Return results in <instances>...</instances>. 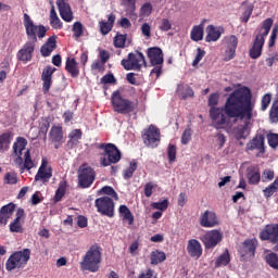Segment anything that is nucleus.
<instances>
[{"mask_svg": "<svg viewBox=\"0 0 278 278\" xmlns=\"http://www.w3.org/2000/svg\"><path fill=\"white\" fill-rule=\"evenodd\" d=\"M210 117L216 129H231L238 121H251L256 116L255 102L251 89L243 87L235 90L225 102L224 108H218V94L212 93L208 98Z\"/></svg>", "mask_w": 278, "mask_h": 278, "instance_id": "1", "label": "nucleus"}, {"mask_svg": "<svg viewBox=\"0 0 278 278\" xmlns=\"http://www.w3.org/2000/svg\"><path fill=\"white\" fill-rule=\"evenodd\" d=\"M270 27H273V18H266L263 22L262 27L257 29L258 33L254 39L252 48L250 49V58L252 60H257V58L262 55L265 38L270 34Z\"/></svg>", "mask_w": 278, "mask_h": 278, "instance_id": "2", "label": "nucleus"}, {"mask_svg": "<svg viewBox=\"0 0 278 278\" xmlns=\"http://www.w3.org/2000/svg\"><path fill=\"white\" fill-rule=\"evenodd\" d=\"M111 103L114 112H117V114H131V112L138 109V102H134L123 97V93L118 90L112 93Z\"/></svg>", "mask_w": 278, "mask_h": 278, "instance_id": "3", "label": "nucleus"}, {"mask_svg": "<svg viewBox=\"0 0 278 278\" xmlns=\"http://www.w3.org/2000/svg\"><path fill=\"white\" fill-rule=\"evenodd\" d=\"M99 264H101V247L91 245L83 258L81 268L90 273H98Z\"/></svg>", "mask_w": 278, "mask_h": 278, "instance_id": "4", "label": "nucleus"}, {"mask_svg": "<svg viewBox=\"0 0 278 278\" xmlns=\"http://www.w3.org/2000/svg\"><path fill=\"white\" fill-rule=\"evenodd\" d=\"M24 27L28 38V42L36 45L38 38H45L47 36V28L43 25H36L29 14H24Z\"/></svg>", "mask_w": 278, "mask_h": 278, "instance_id": "5", "label": "nucleus"}, {"mask_svg": "<svg viewBox=\"0 0 278 278\" xmlns=\"http://www.w3.org/2000/svg\"><path fill=\"white\" fill-rule=\"evenodd\" d=\"M31 257V250L24 249L22 251H16L8 258L5 263L7 270H14L16 268H25L29 258Z\"/></svg>", "mask_w": 278, "mask_h": 278, "instance_id": "6", "label": "nucleus"}, {"mask_svg": "<svg viewBox=\"0 0 278 278\" xmlns=\"http://www.w3.org/2000/svg\"><path fill=\"white\" fill-rule=\"evenodd\" d=\"M147 55L151 66H154L150 75L151 77H155V79H157L160 75H162V66L164 64V52H162V49L153 47L147 50Z\"/></svg>", "mask_w": 278, "mask_h": 278, "instance_id": "7", "label": "nucleus"}, {"mask_svg": "<svg viewBox=\"0 0 278 278\" xmlns=\"http://www.w3.org/2000/svg\"><path fill=\"white\" fill-rule=\"evenodd\" d=\"M100 149H104V153L100 157L102 166H110V164H118L121 162V150L114 143L101 144Z\"/></svg>", "mask_w": 278, "mask_h": 278, "instance_id": "8", "label": "nucleus"}, {"mask_svg": "<svg viewBox=\"0 0 278 278\" xmlns=\"http://www.w3.org/2000/svg\"><path fill=\"white\" fill-rule=\"evenodd\" d=\"M122 66L125 71H140L142 66H147L144 54L142 52H130L127 59L122 60Z\"/></svg>", "mask_w": 278, "mask_h": 278, "instance_id": "9", "label": "nucleus"}, {"mask_svg": "<svg viewBox=\"0 0 278 278\" xmlns=\"http://www.w3.org/2000/svg\"><path fill=\"white\" fill-rule=\"evenodd\" d=\"M97 174L88 164H84L78 169V186L79 188H90L94 184Z\"/></svg>", "mask_w": 278, "mask_h": 278, "instance_id": "10", "label": "nucleus"}, {"mask_svg": "<svg viewBox=\"0 0 278 278\" xmlns=\"http://www.w3.org/2000/svg\"><path fill=\"white\" fill-rule=\"evenodd\" d=\"M94 205L100 214L112 218L114 216V200L110 197L96 199Z\"/></svg>", "mask_w": 278, "mask_h": 278, "instance_id": "11", "label": "nucleus"}, {"mask_svg": "<svg viewBox=\"0 0 278 278\" xmlns=\"http://www.w3.org/2000/svg\"><path fill=\"white\" fill-rule=\"evenodd\" d=\"M143 143L149 149H156L160 144V129L153 125L149 126L146 132L142 134Z\"/></svg>", "mask_w": 278, "mask_h": 278, "instance_id": "12", "label": "nucleus"}, {"mask_svg": "<svg viewBox=\"0 0 278 278\" xmlns=\"http://www.w3.org/2000/svg\"><path fill=\"white\" fill-rule=\"evenodd\" d=\"M201 241L205 249H215L223 242V232L216 229L210 230L201 238Z\"/></svg>", "mask_w": 278, "mask_h": 278, "instance_id": "13", "label": "nucleus"}, {"mask_svg": "<svg viewBox=\"0 0 278 278\" xmlns=\"http://www.w3.org/2000/svg\"><path fill=\"white\" fill-rule=\"evenodd\" d=\"M27 150V139L23 137H17L13 143V153L16 155L14 160L16 166H23V153L25 154Z\"/></svg>", "mask_w": 278, "mask_h": 278, "instance_id": "14", "label": "nucleus"}, {"mask_svg": "<svg viewBox=\"0 0 278 278\" xmlns=\"http://www.w3.org/2000/svg\"><path fill=\"white\" fill-rule=\"evenodd\" d=\"M36 49V43L27 41L23 48L17 52V60L23 62V64H27V62H31V58H34V50Z\"/></svg>", "mask_w": 278, "mask_h": 278, "instance_id": "15", "label": "nucleus"}, {"mask_svg": "<svg viewBox=\"0 0 278 278\" xmlns=\"http://www.w3.org/2000/svg\"><path fill=\"white\" fill-rule=\"evenodd\" d=\"M56 5L59 8V14L65 23H72L73 16V9H71V4L68 0H58Z\"/></svg>", "mask_w": 278, "mask_h": 278, "instance_id": "16", "label": "nucleus"}, {"mask_svg": "<svg viewBox=\"0 0 278 278\" xmlns=\"http://www.w3.org/2000/svg\"><path fill=\"white\" fill-rule=\"evenodd\" d=\"M53 177V172L51 169V166L47 163V160H42L41 165L35 176V181H42V184H46V181H49Z\"/></svg>", "mask_w": 278, "mask_h": 278, "instance_id": "17", "label": "nucleus"}, {"mask_svg": "<svg viewBox=\"0 0 278 278\" xmlns=\"http://www.w3.org/2000/svg\"><path fill=\"white\" fill-rule=\"evenodd\" d=\"M255 249H257V241L255 239H248L243 242L242 247L239 249L241 257H254Z\"/></svg>", "mask_w": 278, "mask_h": 278, "instance_id": "18", "label": "nucleus"}, {"mask_svg": "<svg viewBox=\"0 0 278 278\" xmlns=\"http://www.w3.org/2000/svg\"><path fill=\"white\" fill-rule=\"evenodd\" d=\"M200 225L201 227H206V228L216 227V225H218V216H216V213L212 211H205L200 216Z\"/></svg>", "mask_w": 278, "mask_h": 278, "instance_id": "19", "label": "nucleus"}, {"mask_svg": "<svg viewBox=\"0 0 278 278\" xmlns=\"http://www.w3.org/2000/svg\"><path fill=\"white\" fill-rule=\"evenodd\" d=\"M261 240H268L273 242L278 238V224H269L265 229L260 233Z\"/></svg>", "mask_w": 278, "mask_h": 278, "instance_id": "20", "label": "nucleus"}, {"mask_svg": "<svg viewBox=\"0 0 278 278\" xmlns=\"http://www.w3.org/2000/svg\"><path fill=\"white\" fill-rule=\"evenodd\" d=\"M187 252L190 257H195L199 260L201 255H203V248L201 247V242L197 239H190L187 244Z\"/></svg>", "mask_w": 278, "mask_h": 278, "instance_id": "21", "label": "nucleus"}, {"mask_svg": "<svg viewBox=\"0 0 278 278\" xmlns=\"http://www.w3.org/2000/svg\"><path fill=\"white\" fill-rule=\"evenodd\" d=\"M54 73H55V67H52V66H47L42 71L41 79L43 81L42 91L45 94H47V92H49V90L51 88V79H52Z\"/></svg>", "mask_w": 278, "mask_h": 278, "instance_id": "22", "label": "nucleus"}, {"mask_svg": "<svg viewBox=\"0 0 278 278\" xmlns=\"http://www.w3.org/2000/svg\"><path fill=\"white\" fill-rule=\"evenodd\" d=\"M264 135H256L250 142H248V151H258L260 153H265L266 149L264 148Z\"/></svg>", "mask_w": 278, "mask_h": 278, "instance_id": "23", "label": "nucleus"}, {"mask_svg": "<svg viewBox=\"0 0 278 278\" xmlns=\"http://www.w3.org/2000/svg\"><path fill=\"white\" fill-rule=\"evenodd\" d=\"M16 208V205L14 203H9L1 207L0 210V224L5 227L8 225V220L12 218V215L14 214V210Z\"/></svg>", "mask_w": 278, "mask_h": 278, "instance_id": "24", "label": "nucleus"}, {"mask_svg": "<svg viewBox=\"0 0 278 278\" xmlns=\"http://www.w3.org/2000/svg\"><path fill=\"white\" fill-rule=\"evenodd\" d=\"M247 178L251 186H257L262 180V175L260 174V167L257 165H251L247 168Z\"/></svg>", "mask_w": 278, "mask_h": 278, "instance_id": "25", "label": "nucleus"}, {"mask_svg": "<svg viewBox=\"0 0 278 278\" xmlns=\"http://www.w3.org/2000/svg\"><path fill=\"white\" fill-rule=\"evenodd\" d=\"M58 47V36L49 37L46 43L41 47V55L43 58H49L53 51H55V48Z\"/></svg>", "mask_w": 278, "mask_h": 278, "instance_id": "26", "label": "nucleus"}, {"mask_svg": "<svg viewBox=\"0 0 278 278\" xmlns=\"http://www.w3.org/2000/svg\"><path fill=\"white\" fill-rule=\"evenodd\" d=\"M223 35V31L220 28H216L214 25H208L206 27V42H216L220 39V36Z\"/></svg>", "mask_w": 278, "mask_h": 278, "instance_id": "27", "label": "nucleus"}, {"mask_svg": "<svg viewBox=\"0 0 278 278\" xmlns=\"http://www.w3.org/2000/svg\"><path fill=\"white\" fill-rule=\"evenodd\" d=\"M65 70L72 77H78L79 76V67H77V61L74 58H67Z\"/></svg>", "mask_w": 278, "mask_h": 278, "instance_id": "28", "label": "nucleus"}, {"mask_svg": "<svg viewBox=\"0 0 278 278\" xmlns=\"http://www.w3.org/2000/svg\"><path fill=\"white\" fill-rule=\"evenodd\" d=\"M81 136H83L81 129H73L68 134L67 144L71 147V149L79 144V139L81 138Z\"/></svg>", "mask_w": 278, "mask_h": 278, "instance_id": "29", "label": "nucleus"}, {"mask_svg": "<svg viewBox=\"0 0 278 278\" xmlns=\"http://www.w3.org/2000/svg\"><path fill=\"white\" fill-rule=\"evenodd\" d=\"M177 93H178V97H180L181 99H190V97H194V91L192 90V88L184 84L178 85Z\"/></svg>", "mask_w": 278, "mask_h": 278, "instance_id": "30", "label": "nucleus"}, {"mask_svg": "<svg viewBox=\"0 0 278 278\" xmlns=\"http://www.w3.org/2000/svg\"><path fill=\"white\" fill-rule=\"evenodd\" d=\"M64 138V131L62 130V126H52L50 130V140L51 142H60Z\"/></svg>", "mask_w": 278, "mask_h": 278, "instance_id": "31", "label": "nucleus"}, {"mask_svg": "<svg viewBox=\"0 0 278 278\" xmlns=\"http://www.w3.org/2000/svg\"><path fill=\"white\" fill-rule=\"evenodd\" d=\"M203 25H195L191 29L190 38L193 42H200V40H203Z\"/></svg>", "mask_w": 278, "mask_h": 278, "instance_id": "32", "label": "nucleus"}, {"mask_svg": "<svg viewBox=\"0 0 278 278\" xmlns=\"http://www.w3.org/2000/svg\"><path fill=\"white\" fill-rule=\"evenodd\" d=\"M50 25L53 29H62V21L55 12V7H52L50 11Z\"/></svg>", "mask_w": 278, "mask_h": 278, "instance_id": "33", "label": "nucleus"}, {"mask_svg": "<svg viewBox=\"0 0 278 278\" xmlns=\"http://www.w3.org/2000/svg\"><path fill=\"white\" fill-rule=\"evenodd\" d=\"M166 260V253L156 250V251H152L151 253V264L153 266H157V264H162V262H164Z\"/></svg>", "mask_w": 278, "mask_h": 278, "instance_id": "34", "label": "nucleus"}, {"mask_svg": "<svg viewBox=\"0 0 278 278\" xmlns=\"http://www.w3.org/2000/svg\"><path fill=\"white\" fill-rule=\"evenodd\" d=\"M119 214L123 220L128 222V225H134V215L131 214V211H129V207H127V205L119 206Z\"/></svg>", "mask_w": 278, "mask_h": 278, "instance_id": "35", "label": "nucleus"}, {"mask_svg": "<svg viewBox=\"0 0 278 278\" xmlns=\"http://www.w3.org/2000/svg\"><path fill=\"white\" fill-rule=\"evenodd\" d=\"M12 139L10 138V134L5 132L0 136V153H3L10 149V143Z\"/></svg>", "mask_w": 278, "mask_h": 278, "instance_id": "36", "label": "nucleus"}, {"mask_svg": "<svg viewBox=\"0 0 278 278\" xmlns=\"http://www.w3.org/2000/svg\"><path fill=\"white\" fill-rule=\"evenodd\" d=\"M226 49H238V37L235 35L226 36L223 40Z\"/></svg>", "mask_w": 278, "mask_h": 278, "instance_id": "37", "label": "nucleus"}, {"mask_svg": "<svg viewBox=\"0 0 278 278\" xmlns=\"http://www.w3.org/2000/svg\"><path fill=\"white\" fill-rule=\"evenodd\" d=\"M18 167L21 168V170H23L24 168H26L27 170H31V168H34V161H31V155L29 154V150H26V152L24 153L22 166H18Z\"/></svg>", "mask_w": 278, "mask_h": 278, "instance_id": "38", "label": "nucleus"}, {"mask_svg": "<svg viewBox=\"0 0 278 278\" xmlns=\"http://www.w3.org/2000/svg\"><path fill=\"white\" fill-rule=\"evenodd\" d=\"M265 261L268 266H270V268H274V270H278V255L275 252L266 254Z\"/></svg>", "mask_w": 278, "mask_h": 278, "instance_id": "39", "label": "nucleus"}, {"mask_svg": "<svg viewBox=\"0 0 278 278\" xmlns=\"http://www.w3.org/2000/svg\"><path fill=\"white\" fill-rule=\"evenodd\" d=\"M98 194H108V197H112V199H114L115 201H118V193H116V191L114 190V188L110 187V186H104L102 187L99 191Z\"/></svg>", "mask_w": 278, "mask_h": 278, "instance_id": "40", "label": "nucleus"}, {"mask_svg": "<svg viewBox=\"0 0 278 278\" xmlns=\"http://www.w3.org/2000/svg\"><path fill=\"white\" fill-rule=\"evenodd\" d=\"M269 122L278 123V99L273 102V105L269 111Z\"/></svg>", "mask_w": 278, "mask_h": 278, "instance_id": "41", "label": "nucleus"}, {"mask_svg": "<svg viewBox=\"0 0 278 278\" xmlns=\"http://www.w3.org/2000/svg\"><path fill=\"white\" fill-rule=\"evenodd\" d=\"M231 262V257L229 256V251H225L215 262V266H227Z\"/></svg>", "mask_w": 278, "mask_h": 278, "instance_id": "42", "label": "nucleus"}, {"mask_svg": "<svg viewBox=\"0 0 278 278\" xmlns=\"http://www.w3.org/2000/svg\"><path fill=\"white\" fill-rule=\"evenodd\" d=\"M160 31H170L173 29V22L170 20L163 17L159 21Z\"/></svg>", "mask_w": 278, "mask_h": 278, "instance_id": "43", "label": "nucleus"}, {"mask_svg": "<svg viewBox=\"0 0 278 278\" xmlns=\"http://www.w3.org/2000/svg\"><path fill=\"white\" fill-rule=\"evenodd\" d=\"M264 192V197H266V199H270V197L275 193L278 192V178L267 188H265L263 190Z\"/></svg>", "mask_w": 278, "mask_h": 278, "instance_id": "44", "label": "nucleus"}, {"mask_svg": "<svg viewBox=\"0 0 278 278\" xmlns=\"http://www.w3.org/2000/svg\"><path fill=\"white\" fill-rule=\"evenodd\" d=\"M66 194V181H61L59 185L58 190L55 191L54 201L58 203L59 201H62V197Z\"/></svg>", "mask_w": 278, "mask_h": 278, "instance_id": "45", "label": "nucleus"}, {"mask_svg": "<svg viewBox=\"0 0 278 278\" xmlns=\"http://www.w3.org/2000/svg\"><path fill=\"white\" fill-rule=\"evenodd\" d=\"M137 168H138V163H136V161L130 162L129 167L124 172V179H131Z\"/></svg>", "mask_w": 278, "mask_h": 278, "instance_id": "46", "label": "nucleus"}, {"mask_svg": "<svg viewBox=\"0 0 278 278\" xmlns=\"http://www.w3.org/2000/svg\"><path fill=\"white\" fill-rule=\"evenodd\" d=\"M243 121L244 126H238L236 129V136L238 139H242L244 138L245 134H247V127L249 126V124L251 123V119H249L248 122L244 119H240Z\"/></svg>", "mask_w": 278, "mask_h": 278, "instance_id": "47", "label": "nucleus"}, {"mask_svg": "<svg viewBox=\"0 0 278 278\" xmlns=\"http://www.w3.org/2000/svg\"><path fill=\"white\" fill-rule=\"evenodd\" d=\"M122 5L126 8L127 14L136 12V0H122Z\"/></svg>", "mask_w": 278, "mask_h": 278, "instance_id": "48", "label": "nucleus"}, {"mask_svg": "<svg viewBox=\"0 0 278 278\" xmlns=\"http://www.w3.org/2000/svg\"><path fill=\"white\" fill-rule=\"evenodd\" d=\"M122 5L126 8L127 14L136 12V0H122Z\"/></svg>", "mask_w": 278, "mask_h": 278, "instance_id": "49", "label": "nucleus"}, {"mask_svg": "<svg viewBox=\"0 0 278 278\" xmlns=\"http://www.w3.org/2000/svg\"><path fill=\"white\" fill-rule=\"evenodd\" d=\"M72 31L74 33V37L81 38L84 36V25L80 22L74 23Z\"/></svg>", "mask_w": 278, "mask_h": 278, "instance_id": "50", "label": "nucleus"}, {"mask_svg": "<svg viewBox=\"0 0 278 278\" xmlns=\"http://www.w3.org/2000/svg\"><path fill=\"white\" fill-rule=\"evenodd\" d=\"M167 156H168V161L170 163L175 162V160H177V147H175V144H168L167 147Z\"/></svg>", "mask_w": 278, "mask_h": 278, "instance_id": "51", "label": "nucleus"}, {"mask_svg": "<svg viewBox=\"0 0 278 278\" xmlns=\"http://www.w3.org/2000/svg\"><path fill=\"white\" fill-rule=\"evenodd\" d=\"M152 13H153V4H151V2H146L144 4H142L140 9V14L142 16H151Z\"/></svg>", "mask_w": 278, "mask_h": 278, "instance_id": "52", "label": "nucleus"}, {"mask_svg": "<svg viewBox=\"0 0 278 278\" xmlns=\"http://www.w3.org/2000/svg\"><path fill=\"white\" fill-rule=\"evenodd\" d=\"M99 27H100V33L103 36H106V34L112 31V27H114V26L105 21H101V22H99Z\"/></svg>", "mask_w": 278, "mask_h": 278, "instance_id": "53", "label": "nucleus"}, {"mask_svg": "<svg viewBox=\"0 0 278 278\" xmlns=\"http://www.w3.org/2000/svg\"><path fill=\"white\" fill-rule=\"evenodd\" d=\"M270 101H273V94L266 93L263 96L262 105H261L262 112H266V110H268V106L270 105Z\"/></svg>", "mask_w": 278, "mask_h": 278, "instance_id": "54", "label": "nucleus"}, {"mask_svg": "<svg viewBox=\"0 0 278 278\" xmlns=\"http://www.w3.org/2000/svg\"><path fill=\"white\" fill-rule=\"evenodd\" d=\"M125 42H127V35H117L114 38V45L117 49H123L125 47Z\"/></svg>", "mask_w": 278, "mask_h": 278, "instance_id": "55", "label": "nucleus"}, {"mask_svg": "<svg viewBox=\"0 0 278 278\" xmlns=\"http://www.w3.org/2000/svg\"><path fill=\"white\" fill-rule=\"evenodd\" d=\"M251 14H253V4H248L241 16L242 23H249V18H251Z\"/></svg>", "mask_w": 278, "mask_h": 278, "instance_id": "56", "label": "nucleus"}, {"mask_svg": "<svg viewBox=\"0 0 278 278\" xmlns=\"http://www.w3.org/2000/svg\"><path fill=\"white\" fill-rule=\"evenodd\" d=\"M151 206L153 207V210H160L161 212H164L168 210V200H163L161 202H153Z\"/></svg>", "mask_w": 278, "mask_h": 278, "instance_id": "57", "label": "nucleus"}, {"mask_svg": "<svg viewBox=\"0 0 278 278\" xmlns=\"http://www.w3.org/2000/svg\"><path fill=\"white\" fill-rule=\"evenodd\" d=\"M267 141H268L269 147H271V149H277L278 148V134L267 135Z\"/></svg>", "mask_w": 278, "mask_h": 278, "instance_id": "58", "label": "nucleus"}, {"mask_svg": "<svg viewBox=\"0 0 278 278\" xmlns=\"http://www.w3.org/2000/svg\"><path fill=\"white\" fill-rule=\"evenodd\" d=\"M275 179V172L271 169H265L262 174V181L268 182Z\"/></svg>", "mask_w": 278, "mask_h": 278, "instance_id": "59", "label": "nucleus"}, {"mask_svg": "<svg viewBox=\"0 0 278 278\" xmlns=\"http://www.w3.org/2000/svg\"><path fill=\"white\" fill-rule=\"evenodd\" d=\"M7 184L14 186V184H18V176L14 172H9L5 175Z\"/></svg>", "mask_w": 278, "mask_h": 278, "instance_id": "60", "label": "nucleus"}, {"mask_svg": "<svg viewBox=\"0 0 278 278\" xmlns=\"http://www.w3.org/2000/svg\"><path fill=\"white\" fill-rule=\"evenodd\" d=\"M10 231L15 233H21L23 231V227L18 219H14L13 223L10 224Z\"/></svg>", "mask_w": 278, "mask_h": 278, "instance_id": "61", "label": "nucleus"}, {"mask_svg": "<svg viewBox=\"0 0 278 278\" xmlns=\"http://www.w3.org/2000/svg\"><path fill=\"white\" fill-rule=\"evenodd\" d=\"M236 58V49L233 48H226L224 53V60L225 62H229Z\"/></svg>", "mask_w": 278, "mask_h": 278, "instance_id": "62", "label": "nucleus"}, {"mask_svg": "<svg viewBox=\"0 0 278 278\" xmlns=\"http://www.w3.org/2000/svg\"><path fill=\"white\" fill-rule=\"evenodd\" d=\"M141 34L147 40L151 38V25H149V23H143L141 25Z\"/></svg>", "mask_w": 278, "mask_h": 278, "instance_id": "63", "label": "nucleus"}, {"mask_svg": "<svg viewBox=\"0 0 278 278\" xmlns=\"http://www.w3.org/2000/svg\"><path fill=\"white\" fill-rule=\"evenodd\" d=\"M277 34H278V24H276L271 30L268 47H275V41L277 40Z\"/></svg>", "mask_w": 278, "mask_h": 278, "instance_id": "64", "label": "nucleus"}]
</instances>
